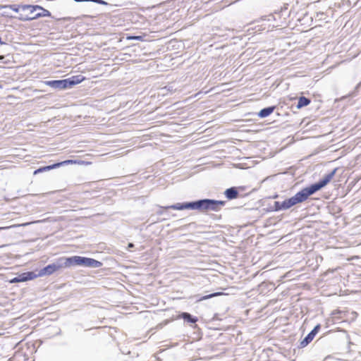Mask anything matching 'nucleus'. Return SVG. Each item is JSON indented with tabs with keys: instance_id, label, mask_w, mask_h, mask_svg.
Here are the masks:
<instances>
[{
	"instance_id": "obj_26",
	"label": "nucleus",
	"mask_w": 361,
	"mask_h": 361,
	"mask_svg": "<svg viewBox=\"0 0 361 361\" xmlns=\"http://www.w3.org/2000/svg\"><path fill=\"white\" fill-rule=\"evenodd\" d=\"M2 44H6V42H4L2 40L1 37H0V45H2Z\"/></svg>"
},
{
	"instance_id": "obj_27",
	"label": "nucleus",
	"mask_w": 361,
	"mask_h": 361,
	"mask_svg": "<svg viewBox=\"0 0 361 361\" xmlns=\"http://www.w3.org/2000/svg\"><path fill=\"white\" fill-rule=\"evenodd\" d=\"M2 16H7V17H11V18L12 17V16H8V14H6V13H4L2 14Z\"/></svg>"
},
{
	"instance_id": "obj_24",
	"label": "nucleus",
	"mask_w": 361,
	"mask_h": 361,
	"mask_svg": "<svg viewBox=\"0 0 361 361\" xmlns=\"http://www.w3.org/2000/svg\"><path fill=\"white\" fill-rule=\"evenodd\" d=\"M167 219H168V218L157 219V220H155V221H152V224H155V223H157V222H162V221H165V220H167Z\"/></svg>"
},
{
	"instance_id": "obj_22",
	"label": "nucleus",
	"mask_w": 361,
	"mask_h": 361,
	"mask_svg": "<svg viewBox=\"0 0 361 361\" xmlns=\"http://www.w3.org/2000/svg\"><path fill=\"white\" fill-rule=\"evenodd\" d=\"M360 86H361V82H360L358 84H357V85L355 87V90L350 94V96L355 97L357 94L356 92H357V90L360 87Z\"/></svg>"
},
{
	"instance_id": "obj_25",
	"label": "nucleus",
	"mask_w": 361,
	"mask_h": 361,
	"mask_svg": "<svg viewBox=\"0 0 361 361\" xmlns=\"http://www.w3.org/2000/svg\"><path fill=\"white\" fill-rule=\"evenodd\" d=\"M134 247H135V245L133 243H129L128 245V249L133 248Z\"/></svg>"
},
{
	"instance_id": "obj_3",
	"label": "nucleus",
	"mask_w": 361,
	"mask_h": 361,
	"mask_svg": "<svg viewBox=\"0 0 361 361\" xmlns=\"http://www.w3.org/2000/svg\"><path fill=\"white\" fill-rule=\"evenodd\" d=\"M0 8H9L16 13H19V16L16 18L21 21H31L42 17L51 16L49 11L39 5L8 4L1 5Z\"/></svg>"
},
{
	"instance_id": "obj_20",
	"label": "nucleus",
	"mask_w": 361,
	"mask_h": 361,
	"mask_svg": "<svg viewBox=\"0 0 361 361\" xmlns=\"http://www.w3.org/2000/svg\"><path fill=\"white\" fill-rule=\"evenodd\" d=\"M277 18V16H276V14H275V13H274H274H270L269 15H267V16H262V18H262V20H267V21H271V20H273V21H276V20H277V18Z\"/></svg>"
},
{
	"instance_id": "obj_23",
	"label": "nucleus",
	"mask_w": 361,
	"mask_h": 361,
	"mask_svg": "<svg viewBox=\"0 0 361 361\" xmlns=\"http://www.w3.org/2000/svg\"><path fill=\"white\" fill-rule=\"evenodd\" d=\"M8 281L9 283H19L17 276L13 277L11 279H9Z\"/></svg>"
},
{
	"instance_id": "obj_17",
	"label": "nucleus",
	"mask_w": 361,
	"mask_h": 361,
	"mask_svg": "<svg viewBox=\"0 0 361 361\" xmlns=\"http://www.w3.org/2000/svg\"><path fill=\"white\" fill-rule=\"evenodd\" d=\"M127 39H133L142 42L150 41V36L147 34H142L139 35H129L127 37Z\"/></svg>"
},
{
	"instance_id": "obj_2",
	"label": "nucleus",
	"mask_w": 361,
	"mask_h": 361,
	"mask_svg": "<svg viewBox=\"0 0 361 361\" xmlns=\"http://www.w3.org/2000/svg\"><path fill=\"white\" fill-rule=\"evenodd\" d=\"M226 204L224 200L204 198L191 202H178L166 207V209L197 210L200 212L207 211L219 212Z\"/></svg>"
},
{
	"instance_id": "obj_32",
	"label": "nucleus",
	"mask_w": 361,
	"mask_h": 361,
	"mask_svg": "<svg viewBox=\"0 0 361 361\" xmlns=\"http://www.w3.org/2000/svg\"><path fill=\"white\" fill-rule=\"evenodd\" d=\"M1 88H2V85L0 84V89H1Z\"/></svg>"
},
{
	"instance_id": "obj_16",
	"label": "nucleus",
	"mask_w": 361,
	"mask_h": 361,
	"mask_svg": "<svg viewBox=\"0 0 361 361\" xmlns=\"http://www.w3.org/2000/svg\"><path fill=\"white\" fill-rule=\"evenodd\" d=\"M56 163L55 162V163H54L52 164L40 166V167H39L38 169H35L34 171L33 174L36 175L37 173H40L48 171H50V170H52V169H57V166H56Z\"/></svg>"
},
{
	"instance_id": "obj_1",
	"label": "nucleus",
	"mask_w": 361,
	"mask_h": 361,
	"mask_svg": "<svg viewBox=\"0 0 361 361\" xmlns=\"http://www.w3.org/2000/svg\"><path fill=\"white\" fill-rule=\"evenodd\" d=\"M102 264V262L87 257L78 255L61 257L56 259L53 263L49 264L42 268L36 275H37V277L50 276L61 269L75 267L99 268Z\"/></svg>"
},
{
	"instance_id": "obj_30",
	"label": "nucleus",
	"mask_w": 361,
	"mask_h": 361,
	"mask_svg": "<svg viewBox=\"0 0 361 361\" xmlns=\"http://www.w3.org/2000/svg\"><path fill=\"white\" fill-rule=\"evenodd\" d=\"M172 216H173V217H174V216H176V214H172Z\"/></svg>"
},
{
	"instance_id": "obj_6",
	"label": "nucleus",
	"mask_w": 361,
	"mask_h": 361,
	"mask_svg": "<svg viewBox=\"0 0 361 361\" xmlns=\"http://www.w3.org/2000/svg\"><path fill=\"white\" fill-rule=\"evenodd\" d=\"M338 168H335L328 173L325 174L318 181L313 183L302 189H301L305 195L306 198L308 199L311 195H314L317 192L322 190L326 185H327L333 178L335 176Z\"/></svg>"
},
{
	"instance_id": "obj_13",
	"label": "nucleus",
	"mask_w": 361,
	"mask_h": 361,
	"mask_svg": "<svg viewBox=\"0 0 361 361\" xmlns=\"http://www.w3.org/2000/svg\"><path fill=\"white\" fill-rule=\"evenodd\" d=\"M288 4H284L279 11L276 10L274 13L276 14L277 17L281 19H286L290 16V11H288Z\"/></svg>"
},
{
	"instance_id": "obj_19",
	"label": "nucleus",
	"mask_w": 361,
	"mask_h": 361,
	"mask_svg": "<svg viewBox=\"0 0 361 361\" xmlns=\"http://www.w3.org/2000/svg\"><path fill=\"white\" fill-rule=\"evenodd\" d=\"M75 2L78 3H82V2H94L100 5H104L106 6L109 4L104 1V0H73Z\"/></svg>"
},
{
	"instance_id": "obj_15",
	"label": "nucleus",
	"mask_w": 361,
	"mask_h": 361,
	"mask_svg": "<svg viewBox=\"0 0 361 361\" xmlns=\"http://www.w3.org/2000/svg\"><path fill=\"white\" fill-rule=\"evenodd\" d=\"M56 163V166H57V168H59L61 166H67L69 164H82L85 163V161H82V160H79V159H66V160H64L62 161H58Z\"/></svg>"
},
{
	"instance_id": "obj_31",
	"label": "nucleus",
	"mask_w": 361,
	"mask_h": 361,
	"mask_svg": "<svg viewBox=\"0 0 361 361\" xmlns=\"http://www.w3.org/2000/svg\"><path fill=\"white\" fill-rule=\"evenodd\" d=\"M195 223L194 222H192L190 224H189V226H190L191 224H194Z\"/></svg>"
},
{
	"instance_id": "obj_29",
	"label": "nucleus",
	"mask_w": 361,
	"mask_h": 361,
	"mask_svg": "<svg viewBox=\"0 0 361 361\" xmlns=\"http://www.w3.org/2000/svg\"><path fill=\"white\" fill-rule=\"evenodd\" d=\"M278 197V195H275L274 196H273V198H276Z\"/></svg>"
},
{
	"instance_id": "obj_11",
	"label": "nucleus",
	"mask_w": 361,
	"mask_h": 361,
	"mask_svg": "<svg viewBox=\"0 0 361 361\" xmlns=\"http://www.w3.org/2000/svg\"><path fill=\"white\" fill-rule=\"evenodd\" d=\"M222 294H223L222 292H214V293H210V294H207V295H202L201 294H197V295H193L192 297V298L193 300H195V302H201V301H203V300H206L210 299V298H214V297H216V296L221 295Z\"/></svg>"
},
{
	"instance_id": "obj_33",
	"label": "nucleus",
	"mask_w": 361,
	"mask_h": 361,
	"mask_svg": "<svg viewBox=\"0 0 361 361\" xmlns=\"http://www.w3.org/2000/svg\"><path fill=\"white\" fill-rule=\"evenodd\" d=\"M2 229V228L0 227V230Z\"/></svg>"
},
{
	"instance_id": "obj_28",
	"label": "nucleus",
	"mask_w": 361,
	"mask_h": 361,
	"mask_svg": "<svg viewBox=\"0 0 361 361\" xmlns=\"http://www.w3.org/2000/svg\"><path fill=\"white\" fill-rule=\"evenodd\" d=\"M38 11H39V12H40V11H39V10H38ZM37 13H38V12H37ZM35 14H37V12H36V11H35V12H34V13L32 14V16H33V15H35Z\"/></svg>"
},
{
	"instance_id": "obj_8",
	"label": "nucleus",
	"mask_w": 361,
	"mask_h": 361,
	"mask_svg": "<svg viewBox=\"0 0 361 361\" xmlns=\"http://www.w3.org/2000/svg\"><path fill=\"white\" fill-rule=\"evenodd\" d=\"M321 329V325L319 324H317L313 329L308 333V334L300 342L299 348H305L307 345H309L312 341L314 339L315 336L318 334Z\"/></svg>"
},
{
	"instance_id": "obj_18",
	"label": "nucleus",
	"mask_w": 361,
	"mask_h": 361,
	"mask_svg": "<svg viewBox=\"0 0 361 361\" xmlns=\"http://www.w3.org/2000/svg\"><path fill=\"white\" fill-rule=\"evenodd\" d=\"M346 312L343 310H336L332 312L331 315L333 316V320L336 321V319H343L345 314Z\"/></svg>"
},
{
	"instance_id": "obj_7",
	"label": "nucleus",
	"mask_w": 361,
	"mask_h": 361,
	"mask_svg": "<svg viewBox=\"0 0 361 361\" xmlns=\"http://www.w3.org/2000/svg\"><path fill=\"white\" fill-rule=\"evenodd\" d=\"M245 188L243 186L235 187L232 186L225 190L224 195L226 198L228 200H235L239 197H242L243 195L240 194L241 191H243Z\"/></svg>"
},
{
	"instance_id": "obj_5",
	"label": "nucleus",
	"mask_w": 361,
	"mask_h": 361,
	"mask_svg": "<svg viewBox=\"0 0 361 361\" xmlns=\"http://www.w3.org/2000/svg\"><path fill=\"white\" fill-rule=\"evenodd\" d=\"M86 80L82 75H75L70 78L61 80H46L44 83L55 90H65L73 87Z\"/></svg>"
},
{
	"instance_id": "obj_21",
	"label": "nucleus",
	"mask_w": 361,
	"mask_h": 361,
	"mask_svg": "<svg viewBox=\"0 0 361 361\" xmlns=\"http://www.w3.org/2000/svg\"><path fill=\"white\" fill-rule=\"evenodd\" d=\"M157 207L159 208V209L156 212L157 215L160 216V215H163L164 214L169 215V214L167 212H165V211L168 210V209H166V206H161V205L157 204Z\"/></svg>"
},
{
	"instance_id": "obj_10",
	"label": "nucleus",
	"mask_w": 361,
	"mask_h": 361,
	"mask_svg": "<svg viewBox=\"0 0 361 361\" xmlns=\"http://www.w3.org/2000/svg\"><path fill=\"white\" fill-rule=\"evenodd\" d=\"M17 277L18 279V282L22 283L33 280L37 278V275H36V273L35 271H29L18 274Z\"/></svg>"
},
{
	"instance_id": "obj_12",
	"label": "nucleus",
	"mask_w": 361,
	"mask_h": 361,
	"mask_svg": "<svg viewBox=\"0 0 361 361\" xmlns=\"http://www.w3.org/2000/svg\"><path fill=\"white\" fill-rule=\"evenodd\" d=\"M275 109L276 106H269L263 108L257 113V116L261 118H267L274 111Z\"/></svg>"
},
{
	"instance_id": "obj_4",
	"label": "nucleus",
	"mask_w": 361,
	"mask_h": 361,
	"mask_svg": "<svg viewBox=\"0 0 361 361\" xmlns=\"http://www.w3.org/2000/svg\"><path fill=\"white\" fill-rule=\"evenodd\" d=\"M307 199L302 190L296 192L293 197L283 200V202L275 201L274 204L267 209V212H279L287 210L292 207L306 201Z\"/></svg>"
},
{
	"instance_id": "obj_14",
	"label": "nucleus",
	"mask_w": 361,
	"mask_h": 361,
	"mask_svg": "<svg viewBox=\"0 0 361 361\" xmlns=\"http://www.w3.org/2000/svg\"><path fill=\"white\" fill-rule=\"evenodd\" d=\"M311 102L310 99L305 97V96H300L298 98V102L295 105V108L297 109H302V107L307 106L309 105Z\"/></svg>"
},
{
	"instance_id": "obj_9",
	"label": "nucleus",
	"mask_w": 361,
	"mask_h": 361,
	"mask_svg": "<svg viewBox=\"0 0 361 361\" xmlns=\"http://www.w3.org/2000/svg\"><path fill=\"white\" fill-rule=\"evenodd\" d=\"M178 319H182L184 320V322L188 324H194V328H196L197 326L196 322L198 321V317L191 314L189 312H180V314L178 315Z\"/></svg>"
}]
</instances>
